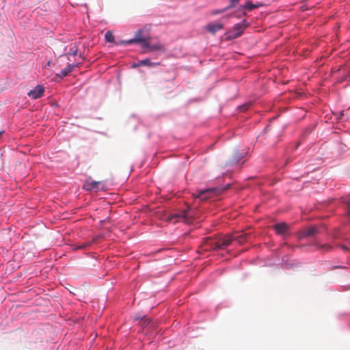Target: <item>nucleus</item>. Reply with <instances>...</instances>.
I'll return each instance as SVG.
<instances>
[{"label": "nucleus", "instance_id": "nucleus-1", "mask_svg": "<svg viewBox=\"0 0 350 350\" xmlns=\"http://www.w3.org/2000/svg\"><path fill=\"white\" fill-rule=\"evenodd\" d=\"M247 26V25L246 20H243L241 23L236 24L233 27L232 31H230L229 37L232 39L239 37L245 29Z\"/></svg>", "mask_w": 350, "mask_h": 350}, {"label": "nucleus", "instance_id": "nucleus-2", "mask_svg": "<svg viewBox=\"0 0 350 350\" xmlns=\"http://www.w3.org/2000/svg\"><path fill=\"white\" fill-rule=\"evenodd\" d=\"M144 31L142 29H139L135 33V37L133 39L128 40L125 41L129 44H134V43H141L142 46L145 45V43L148 41V40H150L149 36H143Z\"/></svg>", "mask_w": 350, "mask_h": 350}, {"label": "nucleus", "instance_id": "nucleus-3", "mask_svg": "<svg viewBox=\"0 0 350 350\" xmlns=\"http://www.w3.org/2000/svg\"><path fill=\"white\" fill-rule=\"evenodd\" d=\"M233 240L232 234H228L214 242V249H224L230 245Z\"/></svg>", "mask_w": 350, "mask_h": 350}, {"label": "nucleus", "instance_id": "nucleus-4", "mask_svg": "<svg viewBox=\"0 0 350 350\" xmlns=\"http://www.w3.org/2000/svg\"><path fill=\"white\" fill-rule=\"evenodd\" d=\"M217 191L216 188H210L204 190L199 191L198 193L193 194L195 198H200L201 200H205L210 198L212 194Z\"/></svg>", "mask_w": 350, "mask_h": 350}, {"label": "nucleus", "instance_id": "nucleus-5", "mask_svg": "<svg viewBox=\"0 0 350 350\" xmlns=\"http://www.w3.org/2000/svg\"><path fill=\"white\" fill-rule=\"evenodd\" d=\"M143 49H144V53H149L154 51H165V47L163 44L159 42L150 44V40H148L145 45H143Z\"/></svg>", "mask_w": 350, "mask_h": 350}, {"label": "nucleus", "instance_id": "nucleus-6", "mask_svg": "<svg viewBox=\"0 0 350 350\" xmlns=\"http://www.w3.org/2000/svg\"><path fill=\"white\" fill-rule=\"evenodd\" d=\"M176 217L181 219L185 223H190L191 221L192 215L191 214L190 209H185L182 211L180 213L172 215L171 218Z\"/></svg>", "mask_w": 350, "mask_h": 350}, {"label": "nucleus", "instance_id": "nucleus-7", "mask_svg": "<svg viewBox=\"0 0 350 350\" xmlns=\"http://www.w3.org/2000/svg\"><path fill=\"white\" fill-rule=\"evenodd\" d=\"M44 92V88L38 85L33 90L28 92V96L33 99H37L42 97Z\"/></svg>", "mask_w": 350, "mask_h": 350}, {"label": "nucleus", "instance_id": "nucleus-8", "mask_svg": "<svg viewBox=\"0 0 350 350\" xmlns=\"http://www.w3.org/2000/svg\"><path fill=\"white\" fill-rule=\"evenodd\" d=\"M75 66H78V64H68L64 69L55 75V78L62 79L64 77L68 75Z\"/></svg>", "mask_w": 350, "mask_h": 350}, {"label": "nucleus", "instance_id": "nucleus-9", "mask_svg": "<svg viewBox=\"0 0 350 350\" xmlns=\"http://www.w3.org/2000/svg\"><path fill=\"white\" fill-rule=\"evenodd\" d=\"M224 25L221 23H211L206 25L205 29L212 34L223 29Z\"/></svg>", "mask_w": 350, "mask_h": 350}, {"label": "nucleus", "instance_id": "nucleus-10", "mask_svg": "<svg viewBox=\"0 0 350 350\" xmlns=\"http://www.w3.org/2000/svg\"><path fill=\"white\" fill-rule=\"evenodd\" d=\"M273 228L275 230L277 234L283 235V236L286 235V234L288 231V225L285 223H280V224H275L273 226Z\"/></svg>", "mask_w": 350, "mask_h": 350}, {"label": "nucleus", "instance_id": "nucleus-11", "mask_svg": "<svg viewBox=\"0 0 350 350\" xmlns=\"http://www.w3.org/2000/svg\"><path fill=\"white\" fill-rule=\"evenodd\" d=\"M100 183L98 181L92 180L90 178L85 180L83 189L87 191L96 190L98 189V187Z\"/></svg>", "mask_w": 350, "mask_h": 350}, {"label": "nucleus", "instance_id": "nucleus-12", "mask_svg": "<svg viewBox=\"0 0 350 350\" xmlns=\"http://www.w3.org/2000/svg\"><path fill=\"white\" fill-rule=\"evenodd\" d=\"M318 232V229L316 227H310L309 228L305 229L301 232V237H308L315 235Z\"/></svg>", "mask_w": 350, "mask_h": 350}, {"label": "nucleus", "instance_id": "nucleus-13", "mask_svg": "<svg viewBox=\"0 0 350 350\" xmlns=\"http://www.w3.org/2000/svg\"><path fill=\"white\" fill-rule=\"evenodd\" d=\"M100 237H95L93 238L92 241H86L81 244L75 245L74 250H85L91 245L92 243H95Z\"/></svg>", "mask_w": 350, "mask_h": 350}, {"label": "nucleus", "instance_id": "nucleus-14", "mask_svg": "<svg viewBox=\"0 0 350 350\" xmlns=\"http://www.w3.org/2000/svg\"><path fill=\"white\" fill-rule=\"evenodd\" d=\"M262 4L261 3H256V4H254L251 1H247L245 5H243V6H241L240 8V10H243V9H246L249 11H251L254 9H256V8H258L260 6H262Z\"/></svg>", "mask_w": 350, "mask_h": 350}, {"label": "nucleus", "instance_id": "nucleus-15", "mask_svg": "<svg viewBox=\"0 0 350 350\" xmlns=\"http://www.w3.org/2000/svg\"><path fill=\"white\" fill-rule=\"evenodd\" d=\"M243 159V156L241 153L236 152L232 157V159H230L226 165H234L237 164L241 159Z\"/></svg>", "mask_w": 350, "mask_h": 350}, {"label": "nucleus", "instance_id": "nucleus-16", "mask_svg": "<svg viewBox=\"0 0 350 350\" xmlns=\"http://www.w3.org/2000/svg\"><path fill=\"white\" fill-rule=\"evenodd\" d=\"M233 240L237 241L239 244L244 243L247 240V234L245 232H242L240 235H232Z\"/></svg>", "mask_w": 350, "mask_h": 350}, {"label": "nucleus", "instance_id": "nucleus-17", "mask_svg": "<svg viewBox=\"0 0 350 350\" xmlns=\"http://www.w3.org/2000/svg\"><path fill=\"white\" fill-rule=\"evenodd\" d=\"M317 248L323 252L329 251L332 249V246L328 244H315Z\"/></svg>", "mask_w": 350, "mask_h": 350}, {"label": "nucleus", "instance_id": "nucleus-18", "mask_svg": "<svg viewBox=\"0 0 350 350\" xmlns=\"http://www.w3.org/2000/svg\"><path fill=\"white\" fill-rule=\"evenodd\" d=\"M105 38L107 42H114V36L113 33L110 31H108L105 33Z\"/></svg>", "mask_w": 350, "mask_h": 350}, {"label": "nucleus", "instance_id": "nucleus-19", "mask_svg": "<svg viewBox=\"0 0 350 350\" xmlns=\"http://www.w3.org/2000/svg\"><path fill=\"white\" fill-rule=\"evenodd\" d=\"M154 64H159L158 63L155 64V63H152L150 62V60L149 59H143V60H141L140 62H139L138 63V66H153Z\"/></svg>", "mask_w": 350, "mask_h": 350}, {"label": "nucleus", "instance_id": "nucleus-20", "mask_svg": "<svg viewBox=\"0 0 350 350\" xmlns=\"http://www.w3.org/2000/svg\"><path fill=\"white\" fill-rule=\"evenodd\" d=\"M77 51H78L77 47L76 46V45L75 44L74 46H72L71 47L70 51L69 53H68V55H72L75 56L77 54Z\"/></svg>", "mask_w": 350, "mask_h": 350}, {"label": "nucleus", "instance_id": "nucleus-21", "mask_svg": "<svg viewBox=\"0 0 350 350\" xmlns=\"http://www.w3.org/2000/svg\"><path fill=\"white\" fill-rule=\"evenodd\" d=\"M240 0H230V4L227 8V9H230L237 5V4L239 2Z\"/></svg>", "mask_w": 350, "mask_h": 350}, {"label": "nucleus", "instance_id": "nucleus-22", "mask_svg": "<svg viewBox=\"0 0 350 350\" xmlns=\"http://www.w3.org/2000/svg\"><path fill=\"white\" fill-rule=\"evenodd\" d=\"M227 10H228L227 8H225L221 9V10H213V11L211 12V14L212 15H217V14H221V13H224Z\"/></svg>", "mask_w": 350, "mask_h": 350}, {"label": "nucleus", "instance_id": "nucleus-23", "mask_svg": "<svg viewBox=\"0 0 350 350\" xmlns=\"http://www.w3.org/2000/svg\"><path fill=\"white\" fill-rule=\"evenodd\" d=\"M141 323L142 326H146L150 323V320L149 319H145L144 317H142Z\"/></svg>", "mask_w": 350, "mask_h": 350}, {"label": "nucleus", "instance_id": "nucleus-24", "mask_svg": "<svg viewBox=\"0 0 350 350\" xmlns=\"http://www.w3.org/2000/svg\"><path fill=\"white\" fill-rule=\"evenodd\" d=\"M346 213H347V215L350 218V202H348L347 203V207H346Z\"/></svg>", "mask_w": 350, "mask_h": 350}, {"label": "nucleus", "instance_id": "nucleus-25", "mask_svg": "<svg viewBox=\"0 0 350 350\" xmlns=\"http://www.w3.org/2000/svg\"><path fill=\"white\" fill-rule=\"evenodd\" d=\"M126 40H121L118 42H116V45H120V44H128L126 42H125Z\"/></svg>", "mask_w": 350, "mask_h": 350}, {"label": "nucleus", "instance_id": "nucleus-26", "mask_svg": "<svg viewBox=\"0 0 350 350\" xmlns=\"http://www.w3.org/2000/svg\"><path fill=\"white\" fill-rule=\"evenodd\" d=\"M344 116V111H341L338 118H341Z\"/></svg>", "mask_w": 350, "mask_h": 350}, {"label": "nucleus", "instance_id": "nucleus-27", "mask_svg": "<svg viewBox=\"0 0 350 350\" xmlns=\"http://www.w3.org/2000/svg\"><path fill=\"white\" fill-rule=\"evenodd\" d=\"M142 317H135L134 319H135V320H137V321H142Z\"/></svg>", "mask_w": 350, "mask_h": 350}]
</instances>
